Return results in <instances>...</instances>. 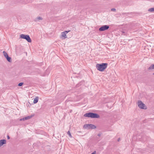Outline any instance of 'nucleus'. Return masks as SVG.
<instances>
[{
    "label": "nucleus",
    "instance_id": "nucleus-1",
    "mask_svg": "<svg viewBox=\"0 0 154 154\" xmlns=\"http://www.w3.org/2000/svg\"><path fill=\"white\" fill-rule=\"evenodd\" d=\"M107 63H102L101 64H98L96 65V68L97 70L100 71H103L107 67Z\"/></svg>",
    "mask_w": 154,
    "mask_h": 154
},
{
    "label": "nucleus",
    "instance_id": "nucleus-2",
    "mask_svg": "<svg viewBox=\"0 0 154 154\" xmlns=\"http://www.w3.org/2000/svg\"><path fill=\"white\" fill-rule=\"evenodd\" d=\"M84 116L93 118H98L100 117L96 113L92 112H89L84 114Z\"/></svg>",
    "mask_w": 154,
    "mask_h": 154
},
{
    "label": "nucleus",
    "instance_id": "nucleus-3",
    "mask_svg": "<svg viewBox=\"0 0 154 154\" xmlns=\"http://www.w3.org/2000/svg\"><path fill=\"white\" fill-rule=\"evenodd\" d=\"M20 38L25 39L28 42H31V39L28 35L22 34L20 35Z\"/></svg>",
    "mask_w": 154,
    "mask_h": 154
},
{
    "label": "nucleus",
    "instance_id": "nucleus-4",
    "mask_svg": "<svg viewBox=\"0 0 154 154\" xmlns=\"http://www.w3.org/2000/svg\"><path fill=\"white\" fill-rule=\"evenodd\" d=\"M84 127L87 129H94L96 128V126L94 125L91 124H86L84 125Z\"/></svg>",
    "mask_w": 154,
    "mask_h": 154
},
{
    "label": "nucleus",
    "instance_id": "nucleus-5",
    "mask_svg": "<svg viewBox=\"0 0 154 154\" xmlns=\"http://www.w3.org/2000/svg\"><path fill=\"white\" fill-rule=\"evenodd\" d=\"M138 106L141 109H145L144 107L145 105L141 101L139 100L138 101Z\"/></svg>",
    "mask_w": 154,
    "mask_h": 154
},
{
    "label": "nucleus",
    "instance_id": "nucleus-6",
    "mask_svg": "<svg viewBox=\"0 0 154 154\" xmlns=\"http://www.w3.org/2000/svg\"><path fill=\"white\" fill-rule=\"evenodd\" d=\"M109 28V26L108 25H104L100 27L99 29V30L100 31H103L108 29Z\"/></svg>",
    "mask_w": 154,
    "mask_h": 154
},
{
    "label": "nucleus",
    "instance_id": "nucleus-7",
    "mask_svg": "<svg viewBox=\"0 0 154 154\" xmlns=\"http://www.w3.org/2000/svg\"><path fill=\"white\" fill-rule=\"evenodd\" d=\"M69 31H65V32H63L61 33V38L62 37L64 38V39H65L67 38L66 34Z\"/></svg>",
    "mask_w": 154,
    "mask_h": 154
},
{
    "label": "nucleus",
    "instance_id": "nucleus-8",
    "mask_svg": "<svg viewBox=\"0 0 154 154\" xmlns=\"http://www.w3.org/2000/svg\"><path fill=\"white\" fill-rule=\"evenodd\" d=\"M43 20V18L41 17H37L34 19V21L36 22H40L41 20Z\"/></svg>",
    "mask_w": 154,
    "mask_h": 154
},
{
    "label": "nucleus",
    "instance_id": "nucleus-9",
    "mask_svg": "<svg viewBox=\"0 0 154 154\" xmlns=\"http://www.w3.org/2000/svg\"><path fill=\"white\" fill-rule=\"evenodd\" d=\"M33 116V115L27 116L26 117L24 118H23V119H20V121H22V120H28V119H29L31 118Z\"/></svg>",
    "mask_w": 154,
    "mask_h": 154
},
{
    "label": "nucleus",
    "instance_id": "nucleus-10",
    "mask_svg": "<svg viewBox=\"0 0 154 154\" xmlns=\"http://www.w3.org/2000/svg\"><path fill=\"white\" fill-rule=\"evenodd\" d=\"M6 143V140H0V147L4 144Z\"/></svg>",
    "mask_w": 154,
    "mask_h": 154
},
{
    "label": "nucleus",
    "instance_id": "nucleus-11",
    "mask_svg": "<svg viewBox=\"0 0 154 154\" xmlns=\"http://www.w3.org/2000/svg\"><path fill=\"white\" fill-rule=\"evenodd\" d=\"M38 97H35V98L34 99L33 101V103L35 104L38 102Z\"/></svg>",
    "mask_w": 154,
    "mask_h": 154
},
{
    "label": "nucleus",
    "instance_id": "nucleus-12",
    "mask_svg": "<svg viewBox=\"0 0 154 154\" xmlns=\"http://www.w3.org/2000/svg\"><path fill=\"white\" fill-rule=\"evenodd\" d=\"M5 58L6 59L8 62H11V57H9L8 56H7V57Z\"/></svg>",
    "mask_w": 154,
    "mask_h": 154
},
{
    "label": "nucleus",
    "instance_id": "nucleus-13",
    "mask_svg": "<svg viewBox=\"0 0 154 154\" xmlns=\"http://www.w3.org/2000/svg\"><path fill=\"white\" fill-rule=\"evenodd\" d=\"M148 69L149 70H152L154 69V64H152L150 66Z\"/></svg>",
    "mask_w": 154,
    "mask_h": 154
},
{
    "label": "nucleus",
    "instance_id": "nucleus-14",
    "mask_svg": "<svg viewBox=\"0 0 154 154\" xmlns=\"http://www.w3.org/2000/svg\"><path fill=\"white\" fill-rule=\"evenodd\" d=\"M3 54L4 57H6L7 56H8V54L5 51H3Z\"/></svg>",
    "mask_w": 154,
    "mask_h": 154
},
{
    "label": "nucleus",
    "instance_id": "nucleus-15",
    "mask_svg": "<svg viewBox=\"0 0 154 154\" xmlns=\"http://www.w3.org/2000/svg\"><path fill=\"white\" fill-rule=\"evenodd\" d=\"M148 11L150 12L154 11V8H152L149 9Z\"/></svg>",
    "mask_w": 154,
    "mask_h": 154
},
{
    "label": "nucleus",
    "instance_id": "nucleus-16",
    "mask_svg": "<svg viewBox=\"0 0 154 154\" xmlns=\"http://www.w3.org/2000/svg\"><path fill=\"white\" fill-rule=\"evenodd\" d=\"M67 133V134L69 135V136L70 137H72V135H71V134L69 131H68Z\"/></svg>",
    "mask_w": 154,
    "mask_h": 154
},
{
    "label": "nucleus",
    "instance_id": "nucleus-17",
    "mask_svg": "<svg viewBox=\"0 0 154 154\" xmlns=\"http://www.w3.org/2000/svg\"><path fill=\"white\" fill-rule=\"evenodd\" d=\"M23 84V82H21V83H19L18 85L19 86H22Z\"/></svg>",
    "mask_w": 154,
    "mask_h": 154
},
{
    "label": "nucleus",
    "instance_id": "nucleus-18",
    "mask_svg": "<svg viewBox=\"0 0 154 154\" xmlns=\"http://www.w3.org/2000/svg\"><path fill=\"white\" fill-rule=\"evenodd\" d=\"M111 10L112 11H116V9L113 8L111 9Z\"/></svg>",
    "mask_w": 154,
    "mask_h": 154
},
{
    "label": "nucleus",
    "instance_id": "nucleus-19",
    "mask_svg": "<svg viewBox=\"0 0 154 154\" xmlns=\"http://www.w3.org/2000/svg\"><path fill=\"white\" fill-rule=\"evenodd\" d=\"M97 136H99V137H100V136H101V134H99L98 135H97Z\"/></svg>",
    "mask_w": 154,
    "mask_h": 154
},
{
    "label": "nucleus",
    "instance_id": "nucleus-20",
    "mask_svg": "<svg viewBox=\"0 0 154 154\" xmlns=\"http://www.w3.org/2000/svg\"><path fill=\"white\" fill-rule=\"evenodd\" d=\"M7 138L8 139H10V137H9V136L8 135L7 136Z\"/></svg>",
    "mask_w": 154,
    "mask_h": 154
},
{
    "label": "nucleus",
    "instance_id": "nucleus-21",
    "mask_svg": "<svg viewBox=\"0 0 154 154\" xmlns=\"http://www.w3.org/2000/svg\"><path fill=\"white\" fill-rule=\"evenodd\" d=\"M119 140H120V139H118V141H119Z\"/></svg>",
    "mask_w": 154,
    "mask_h": 154
},
{
    "label": "nucleus",
    "instance_id": "nucleus-22",
    "mask_svg": "<svg viewBox=\"0 0 154 154\" xmlns=\"http://www.w3.org/2000/svg\"><path fill=\"white\" fill-rule=\"evenodd\" d=\"M122 32V33H125V32H123V31Z\"/></svg>",
    "mask_w": 154,
    "mask_h": 154
},
{
    "label": "nucleus",
    "instance_id": "nucleus-23",
    "mask_svg": "<svg viewBox=\"0 0 154 154\" xmlns=\"http://www.w3.org/2000/svg\"><path fill=\"white\" fill-rule=\"evenodd\" d=\"M153 75H154V73H153Z\"/></svg>",
    "mask_w": 154,
    "mask_h": 154
}]
</instances>
